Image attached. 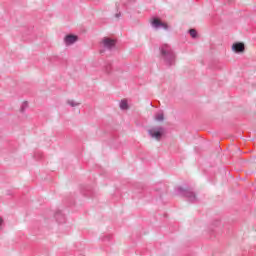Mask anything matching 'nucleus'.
Masks as SVG:
<instances>
[{
	"mask_svg": "<svg viewBox=\"0 0 256 256\" xmlns=\"http://www.w3.org/2000/svg\"><path fill=\"white\" fill-rule=\"evenodd\" d=\"M102 45L106 49H113V47H115V40L111 38H104L102 40Z\"/></svg>",
	"mask_w": 256,
	"mask_h": 256,
	"instance_id": "nucleus-1",
	"label": "nucleus"
},
{
	"mask_svg": "<svg viewBox=\"0 0 256 256\" xmlns=\"http://www.w3.org/2000/svg\"><path fill=\"white\" fill-rule=\"evenodd\" d=\"M232 49L235 53H243V51H245V44H243V42L234 43Z\"/></svg>",
	"mask_w": 256,
	"mask_h": 256,
	"instance_id": "nucleus-2",
	"label": "nucleus"
},
{
	"mask_svg": "<svg viewBox=\"0 0 256 256\" xmlns=\"http://www.w3.org/2000/svg\"><path fill=\"white\" fill-rule=\"evenodd\" d=\"M151 25H152V27H155L156 29H158V27H163V29H167V24L161 22V20H159V18H154L151 21Z\"/></svg>",
	"mask_w": 256,
	"mask_h": 256,
	"instance_id": "nucleus-3",
	"label": "nucleus"
},
{
	"mask_svg": "<svg viewBox=\"0 0 256 256\" xmlns=\"http://www.w3.org/2000/svg\"><path fill=\"white\" fill-rule=\"evenodd\" d=\"M65 44L66 45H73V43L77 42V36L75 35H67L64 38Z\"/></svg>",
	"mask_w": 256,
	"mask_h": 256,
	"instance_id": "nucleus-4",
	"label": "nucleus"
},
{
	"mask_svg": "<svg viewBox=\"0 0 256 256\" xmlns=\"http://www.w3.org/2000/svg\"><path fill=\"white\" fill-rule=\"evenodd\" d=\"M149 135L153 138V139H157L159 141V139H161V131H155V130H149Z\"/></svg>",
	"mask_w": 256,
	"mask_h": 256,
	"instance_id": "nucleus-5",
	"label": "nucleus"
},
{
	"mask_svg": "<svg viewBox=\"0 0 256 256\" xmlns=\"http://www.w3.org/2000/svg\"><path fill=\"white\" fill-rule=\"evenodd\" d=\"M120 108L121 109H129V106L127 104V100H122L121 103H120Z\"/></svg>",
	"mask_w": 256,
	"mask_h": 256,
	"instance_id": "nucleus-6",
	"label": "nucleus"
},
{
	"mask_svg": "<svg viewBox=\"0 0 256 256\" xmlns=\"http://www.w3.org/2000/svg\"><path fill=\"white\" fill-rule=\"evenodd\" d=\"M163 119H164L163 113H159L156 115V121H163Z\"/></svg>",
	"mask_w": 256,
	"mask_h": 256,
	"instance_id": "nucleus-7",
	"label": "nucleus"
},
{
	"mask_svg": "<svg viewBox=\"0 0 256 256\" xmlns=\"http://www.w3.org/2000/svg\"><path fill=\"white\" fill-rule=\"evenodd\" d=\"M68 104H70L71 107H77V105H79L78 102H75V101H73V100H69V101H68Z\"/></svg>",
	"mask_w": 256,
	"mask_h": 256,
	"instance_id": "nucleus-8",
	"label": "nucleus"
},
{
	"mask_svg": "<svg viewBox=\"0 0 256 256\" xmlns=\"http://www.w3.org/2000/svg\"><path fill=\"white\" fill-rule=\"evenodd\" d=\"M190 35H191V37H193V38L197 37V31H196L195 29H191V30H190Z\"/></svg>",
	"mask_w": 256,
	"mask_h": 256,
	"instance_id": "nucleus-9",
	"label": "nucleus"
},
{
	"mask_svg": "<svg viewBox=\"0 0 256 256\" xmlns=\"http://www.w3.org/2000/svg\"><path fill=\"white\" fill-rule=\"evenodd\" d=\"M162 55H167V51L162 50Z\"/></svg>",
	"mask_w": 256,
	"mask_h": 256,
	"instance_id": "nucleus-10",
	"label": "nucleus"
},
{
	"mask_svg": "<svg viewBox=\"0 0 256 256\" xmlns=\"http://www.w3.org/2000/svg\"><path fill=\"white\" fill-rule=\"evenodd\" d=\"M1 223H3V218H0V225H1Z\"/></svg>",
	"mask_w": 256,
	"mask_h": 256,
	"instance_id": "nucleus-11",
	"label": "nucleus"
}]
</instances>
